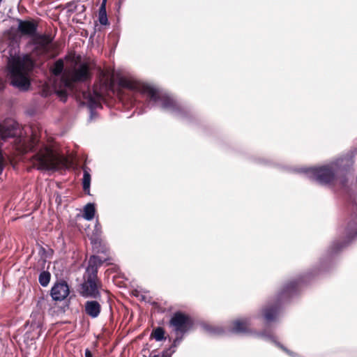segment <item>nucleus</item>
I'll use <instances>...</instances> for the list:
<instances>
[{
	"label": "nucleus",
	"instance_id": "5",
	"mask_svg": "<svg viewBox=\"0 0 357 357\" xmlns=\"http://www.w3.org/2000/svg\"><path fill=\"white\" fill-rule=\"evenodd\" d=\"M252 317H245L233 321L231 324L229 331L236 334H245L252 335L263 340L272 342L282 349L289 356L291 357H297L298 355L291 351L280 343H279L273 335V333L268 329H265L261 332H257L251 328Z\"/></svg>",
	"mask_w": 357,
	"mask_h": 357
},
{
	"label": "nucleus",
	"instance_id": "25",
	"mask_svg": "<svg viewBox=\"0 0 357 357\" xmlns=\"http://www.w3.org/2000/svg\"><path fill=\"white\" fill-rule=\"evenodd\" d=\"M36 139L35 137H33L32 141H31L32 148H33V146L36 145Z\"/></svg>",
	"mask_w": 357,
	"mask_h": 357
},
{
	"label": "nucleus",
	"instance_id": "4",
	"mask_svg": "<svg viewBox=\"0 0 357 357\" xmlns=\"http://www.w3.org/2000/svg\"><path fill=\"white\" fill-rule=\"evenodd\" d=\"M105 261L98 256L92 255L88 262L84 275V281L80 285L79 294L84 298L100 299L101 294L100 289L102 287V282L98 278V268Z\"/></svg>",
	"mask_w": 357,
	"mask_h": 357
},
{
	"label": "nucleus",
	"instance_id": "2",
	"mask_svg": "<svg viewBox=\"0 0 357 357\" xmlns=\"http://www.w3.org/2000/svg\"><path fill=\"white\" fill-rule=\"evenodd\" d=\"M354 162V155L349 153L321 166L301 167L294 169L321 185L339 181L344 186L352 172Z\"/></svg>",
	"mask_w": 357,
	"mask_h": 357
},
{
	"label": "nucleus",
	"instance_id": "17",
	"mask_svg": "<svg viewBox=\"0 0 357 357\" xmlns=\"http://www.w3.org/2000/svg\"><path fill=\"white\" fill-rule=\"evenodd\" d=\"M205 329L211 334L212 335H223L226 333V331L225 329L220 326H210L207 325L205 326Z\"/></svg>",
	"mask_w": 357,
	"mask_h": 357
},
{
	"label": "nucleus",
	"instance_id": "27",
	"mask_svg": "<svg viewBox=\"0 0 357 357\" xmlns=\"http://www.w3.org/2000/svg\"><path fill=\"white\" fill-rule=\"evenodd\" d=\"M151 357H158V355H154V356H151Z\"/></svg>",
	"mask_w": 357,
	"mask_h": 357
},
{
	"label": "nucleus",
	"instance_id": "11",
	"mask_svg": "<svg viewBox=\"0 0 357 357\" xmlns=\"http://www.w3.org/2000/svg\"><path fill=\"white\" fill-rule=\"evenodd\" d=\"M70 289L68 284L64 282L55 283L51 289V296L54 301H61L69 294Z\"/></svg>",
	"mask_w": 357,
	"mask_h": 357
},
{
	"label": "nucleus",
	"instance_id": "7",
	"mask_svg": "<svg viewBox=\"0 0 357 357\" xmlns=\"http://www.w3.org/2000/svg\"><path fill=\"white\" fill-rule=\"evenodd\" d=\"M89 78V66L86 63H82L61 77L60 82L62 89L56 91V93L65 101L67 96L66 89H72L75 82H84Z\"/></svg>",
	"mask_w": 357,
	"mask_h": 357
},
{
	"label": "nucleus",
	"instance_id": "15",
	"mask_svg": "<svg viewBox=\"0 0 357 357\" xmlns=\"http://www.w3.org/2000/svg\"><path fill=\"white\" fill-rule=\"evenodd\" d=\"M95 204L93 203H88L84 207L83 218L86 220H91L95 216Z\"/></svg>",
	"mask_w": 357,
	"mask_h": 357
},
{
	"label": "nucleus",
	"instance_id": "13",
	"mask_svg": "<svg viewBox=\"0 0 357 357\" xmlns=\"http://www.w3.org/2000/svg\"><path fill=\"white\" fill-rule=\"evenodd\" d=\"M18 128V123L13 121L0 124V137L6 140L8 138L15 137L17 135Z\"/></svg>",
	"mask_w": 357,
	"mask_h": 357
},
{
	"label": "nucleus",
	"instance_id": "26",
	"mask_svg": "<svg viewBox=\"0 0 357 357\" xmlns=\"http://www.w3.org/2000/svg\"><path fill=\"white\" fill-rule=\"evenodd\" d=\"M100 227V224H99V222L97 221V222H96V225H95V229H96V230H97V231H98V230L99 229V227Z\"/></svg>",
	"mask_w": 357,
	"mask_h": 357
},
{
	"label": "nucleus",
	"instance_id": "14",
	"mask_svg": "<svg viewBox=\"0 0 357 357\" xmlns=\"http://www.w3.org/2000/svg\"><path fill=\"white\" fill-rule=\"evenodd\" d=\"M98 300L87 301L84 304L86 314L92 319L97 318L101 312V305Z\"/></svg>",
	"mask_w": 357,
	"mask_h": 357
},
{
	"label": "nucleus",
	"instance_id": "3",
	"mask_svg": "<svg viewBox=\"0 0 357 357\" xmlns=\"http://www.w3.org/2000/svg\"><path fill=\"white\" fill-rule=\"evenodd\" d=\"M8 66L10 84L21 91H26L30 86L29 73L35 62L29 54H20V46L13 43L8 47Z\"/></svg>",
	"mask_w": 357,
	"mask_h": 357
},
{
	"label": "nucleus",
	"instance_id": "12",
	"mask_svg": "<svg viewBox=\"0 0 357 357\" xmlns=\"http://www.w3.org/2000/svg\"><path fill=\"white\" fill-rule=\"evenodd\" d=\"M83 98L90 109L91 116L93 114V110L100 106L102 94L95 90L84 91L82 93Z\"/></svg>",
	"mask_w": 357,
	"mask_h": 357
},
{
	"label": "nucleus",
	"instance_id": "19",
	"mask_svg": "<svg viewBox=\"0 0 357 357\" xmlns=\"http://www.w3.org/2000/svg\"><path fill=\"white\" fill-rule=\"evenodd\" d=\"M151 336L158 342L162 341L165 339V331L162 328L158 327L152 331Z\"/></svg>",
	"mask_w": 357,
	"mask_h": 357
},
{
	"label": "nucleus",
	"instance_id": "6",
	"mask_svg": "<svg viewBox=\"0 0 357 357\" xmlns=\"http://www.w3.org/2000/svg\"><path fill=\"white\" fill-rule=\"evenodd\" d=\"M32 162L40 170H56L66 164L67 159L55 153L50 147L43 145L32 157Z\"/></svg>",
	"mask_w": 357,
	"mask_h": 357
},
{
	"label": "nucleus",
	"instance_id": "22",
	"mask_svg": "<svg viewBox=\"0 0 357 357\" xmlns=\"http://www.w3.org/2000/svg\"><path fill=\"white\" fill-rule=\"evenodd\" d=\"M176 334H177V335H176V338L174 340L172 344L170 346L172 349H174L175 351H176L177 347L181 344V342L183 340L182 335L181 334V335H180V333H176Z\"/></svg>",
	"mask_w": 357,
	"mask_h": 357
},
{
	"label": "nucleus",
	"instance_id": "9",
	"mask_svg": "<svg viewBox=\"0 0 357 357\" xmlns=\"http://www.w3.org/2000/svg\"><path fill=\"white\" fill-rule=\"evenodd\" d=\"M169 324L176 333L181 335L188 332L192 325L190 318L181 312H176L171 318Z\"/></svg>",
	"mask_w": 357,
	"mask_h": 357
},
{
	"label": "nucleus",
	"instance_id": "21",
	"mask_svg": "<svg viewBox=\"0 0 357 357\" xmlns=\"http://www.w3.org/2000/svg\"><path fill=\"white\" fill-rule=\"evenodd\" d=\"M63 61L61 59L57 60L53 67H52V73L54 75H60L63 70Z\"/></svg>",
	"mask_w": 357,
	"mask_h": 357
},
{
	"label": "nucleus",
	"instance_id": "23",
	"mask_svg": "<svg viewBox=\"0 0 357 357\" xmlns=\"http://www.w3.org/2000/svg\"><path fill=\"white\" fill-rule=\"evenodd\" d=\"M175 351H176L174 350V349H172V348L170 347L169 349H166V350L163 351L162 356V357H171V356H172V355Z\"/></svg>",
	"mask_w": 357,
	"mask_h": 357
},
{
	"label": "nucleus",
	"instance_id": "18",
	"mask_svg": "<svg viewBox=\"0 0 357 357\" xmlns=\"http://www.w3.org/2000/svg\"><path fill=\"white\" fill-rule=\"evenodd\" d=\"M51 275L48 271H43L40 273L38 281L41 286L47 287L50 281Z\"/></svg>",
	"mask_w": 357,
	"mask_h": 357
},
{
	"label": "nucleus",
	"instance_id": "16",
	"mask_svg": "<svg viewBox=\"0 0 357 357\" xmlns=\"http://www.w3.org/2000/svg\"><path fill=\"white\" fill-rule=\"evenodd\" d=\"M83 178H82V186L84 190L89 194L90 185H91V174L89 169L87 167H84L83 169Z\"/></svg>",
	"mask_w": 357,
	"mask_h": 357
},
{
	"label": "nucleus",
	"instance_id": "20",
	"mask_svg": "<svg viewBox=\"0 0 357 357\" xmlns=\"http://www.w3.org/2000/svg\"><path fill=\"white\" fill-rule=\"evenodd\" d=\"M99 22L102 25H106L108 22L105 9V4L104 3H102L99 9Z\"/></svg>",
	"mask_w": 357,
	"mask_h": 357
},
{
	"label": "nucleus",
	"instance_id": "24",
	"mask_svg": "<svg viewBox=\"0 0 357 357\" xmlns=\"http://www.w3.org/2000/svg\"><path fill=\"white\" fill-rule=\"evenodd\" d=\"M84 355H85V357H93V355H92L91 351L88 349H86L85 350Z\"/></svg>",
	"mask_w": 357,
	"mask_h": 357
},
{
	"label": "nucleus",
	"instance_id": "28",
	"mask_svg": "<svg viewBox=\"0 0 357 357\" xmlns=\"http://www.w3.org/2000/svg\"><path fill=\"white\" fill-rule=\"evenodd\" d=\"M105 0H103V3H105Z\"/></svg>",
	"mask_w": 357,
	"mask_h": 357
},
{
	"label": "nucleus",
	"instance_id": "8",
	"mask_svg": "<svg viewBox=\"0 0 357 357\" xmlns=\"http://www.w3.org/2000/svg\"><path fill=\"white\" fill-rule=\"evenodd\" d=\"M53 38L46 34H37L31 38L30 45H33L31 52L33 55L41 56L48 54L54 48Z\"/></svg>",
	"mask_w": 357,
	"mask_h": 357
},
{
	"label": "nucleus",
	"instance_id": "1",
	"mask_svg": "<svg viewBox=\"0 0 357 357\" xmlns=\"http://www.w3.org/2000/svg\"><path fill=\"white\" fill-rule=\"evenodd\" d=\"M117 83L118 95L122 101L132 104L141 95L146 98L149 105L158 107L181 120L189 121L192 115L188 107L182 105L172 96L132 76H121L117 79Z\"/></svg>",
	"mask_w": 357,
	"mask_h": 357
},
{
	"label": "nucleus",
	"instance_id": "10",
	"mask_svg": "<svg viewBox=\"0 0 357 357\" xmlns=\"http://www.w3.org/2000/svg\"><path fill=\"white\" fill-rule=\"evenodd\" d=\"M17 31L22 36H27L33 38L37 35L38 24L33 20H17Z\"/></svg>",
	"mask_w": 357,
	"mask_h": 357
}]
</instances>
